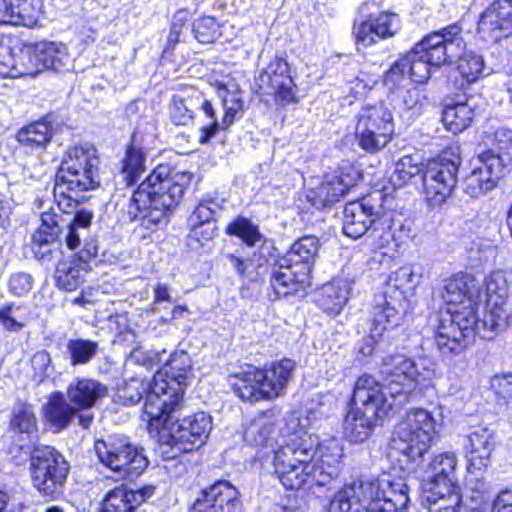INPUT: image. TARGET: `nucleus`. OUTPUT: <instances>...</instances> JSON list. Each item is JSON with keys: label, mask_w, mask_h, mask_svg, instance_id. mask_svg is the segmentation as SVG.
<instances>
[{"label": "nucleus", "mask_w": 512, "mask_h": 512, "mask_svg": "<svg viewBox=\"0 0 512 512\" xmlns=\"http://www.w3.org/2000/svg\"><path fill=\"white\" fill-rule=\"evenodd\" d=\"M382 373L386 384L368 374L355 382L351 399L354 407L344 420V434L350 442L367 440L377 422L400 409L416 386H428L435 375V364L429 358L413 361L403 355L389 356L383 361Z\"/></svg>", "instance_id": "1"}, {"label": "nucleus", "mask_w": 512, "mask_h": 512, "mask_svg": "<svg viewBox=\"0 0 512 512\" xmlns=\"http://www.w3.org/2000/svg\"><path fill=\"white\" fill-rule=\"evenodd\" d=\"M479 296L477 283L469 274H456L445 280L442 297L448 307L440 313L435 332L437 347L443 355L461 354L476 334L483 339L493 337L480 327Z\"/></svg>", "instance_id": "2"}, {"label": "nucleus", "mask_w": 512, "mask_h": 512, "mask_svg": "<svg viewBox=\"0 0 512 512\" xmlns=\"http://www.w3.org/2000/svg\"><path fill=\"white\" fill-rule=\"evenodd\" d=\"M191 180V173L169 164H159L128 200L116 204L122 213V220H141L142 225L150 230L167 223L183 199Z\"/></svg>", "instance_id": "3"}, {"label": "nucleus", "mask_w": 512, "mask_h": 512, "mask_svg": "<svg viewBox=\"0 0 512 512\" xmlns=\"http://www.w3.org/2000/svg\"><path fill=\"white\" fill-rule=\"evenodd\" d=\"M409 503L405 479L385 472L345 485L334 496L328 512H408Z\"/></svg>", "instance_id": "4"}, {"label": "nucleus", "mask_w": 512, "mask_h": 512, "mask_svg": "<svg viewBox=\"0 0 512 512\" xmlns=\"http://www.w3.org/2000/svg\"><path fill=\"white\" fill-rule=\"evenodd\" d=\"M100 159L90 144L76 145L67 150L56 173L54 200L57 209L69 214L83 199L82 193L97 188Z\"/></svg>", "instance_id": "5"}, {"label": "nucleus", "mask_w": 512, "mask_h": 512, "mask_svg": "<svg viewBox=\"0 0 512 512\" xmlns=\"http://www.w3.org/2000/svg\"><path fill=\"white\" fill-rule=\"evenodd\" d=\"M296 369V362L284 358L265 365L263 369L249 367L233 376L234 393L243 401L256 403L283 396Z\"/></svg>", "instance_id": "6"}, {"label": "nucleus", "mask_w": 512, "mask_h": 512, "mask_svg": "<svg viewBox=\"0 0 512 512\" xmlns=\"http://www.w3.org/2000/svg\"><path fill=\"white\" fill-rule=\"evenodd\" d=\"M316 438L307 432H295L274 450V473L286 489L297 490L316 485L309 461Z\"/></svg>", "instance_id": "7"}, {"label": "nucleus", "mask_w": 512, "mask_h": 512, "mask_svg": "<svg viewBox=\"0 0 512 512\" xmlns=\"http://www.w3.org/2000/svg\"><path fill=\"white\" fill-rule=\"evenodd\" d=\"M192 360L185 351L174 352L163 370L154 374V388L147 399L146 411L152 418L162 414L163 407L173 413L180 407L185 388L192 378Z\"/></svg>", "instance_id": "8"}, {"label": "nucleus", "mask_w": 512, "mask_h": 512, "mask_svg": "<svg viewBox=\"0 0 512 512\" xmlns=\"http://www.w3.org/2000/svg\"><path fill=\"white\" fill-rule=\"evenodd\" d=\"M437 421L433 414L423 408L406 412L393 432V447L411 462L406 470L416 472V463L429 451L438 438Z\"/></svg>", "instance_id": "9"}, {"label": "nucleus", "mask_w": 512, "mask_h": 512, "mask_svg": "<svg viewBox=\"0 0 512 512\" xmlns=\"http://www.w3.org/2000/svg\"><path fill=\"white\" fill-rule=\"evenodd\" d=\"M94 449L99 462L114 474L116 480L136 478L148 466L143 449L125 437L113 436L96 441Z\"/></svg>", "instance_id": "10"}, {"label": "nucleus", "mask_w": 512, "mask_h": 512, "mask_svg": "<svg viewBox=\"0 0 512 512\" xmlns=\"http://www.w3.org/2000/svg\"><path fill=\"white\" fill-rule=\"evenodd\" d=\"M30 455V473L33 486L44 496L62 493L70 466L66 459L51 446H37Z\"/></svg>", "instance_id": "11"}, {"label": "nucleus", "mask_w": 512, "mask_h": 512, "mask_svg": "<svg viewBox=\"0 0 512 512\" xmlns=\"http://www.w3.org/2000/svg\"><path fill=\"white\" fill-rule=\"evenodd\" d=\"M355 119V136L364 151L376 153L391 141L394 133L393 116L383 104L363 106Z\"/></svg>", "instance_id": "12"}, {"label": "nucleus", "mask_w": 512, "mask_h": 512, "mask_svg": "<svg viewBox=\"0 0 512 512\" xmlns=\"http://www.w3.org/2000/svg\"><path fill=\"white\" fill-rule=\"evenodd\" d=\"M487 312L479 320L482 332L492 335L504 330L512 316V305L508 300L509 284L507 272L496 270L484 281Z\"/></svg>", "instance_id": "13"}, {"label": "nucleus", "mask_w": 512, "mask_h": 512, "mask_svg": "<svg viewBox=\"0 0 512 512\" xmlns=\"http://www.w3.org/2000/svg\"><path fill=\"white\" fill-rule=\"evenodd\" d=\"M459 161L440 155L426 163L422 170L423 194L432 206H439L451 195L457 183Z\"/></svg>", "instance_id": "14"}, {"label": "nucleus", "mask_w": 512, "mask_h": 512, "mask_svg": "<svg viewBox=\"0 0 512 512\" xmlns=\"http://www.w3.org/2000/svg\"><path fill=\"white\" fill-rule=\"evenodd\" d=\"M255 86L259 94L274 96L275 102L282 106L296 101V85L285 57L274 56L255 78Z\"/></svg>", "instance_id": "15"}, {"label": "nucleus", "mask_w": 512, "mask_h": 512, "mask_svg": "<svg viewBox=\"0 0 512 512\" xmlns=\"http://www.w3.org/2000/svg\"><path fill=\"white\" fill-rule=\"evenodd\" d=\"M434 67L452 63L465 48L461 28L454 24L433 32L415 45Z\"/></svg>", "instance_id": "16"}, {"label": "nucleus", "mask_w": 512, "mask_h": 512, "mask_svg": "<svg viewBox=\"0 0 512 512\" xmlns=\"http://www.w3.org/2000/svg\"><path fill=\"white\" fill-rule=\"evenodd\" d=\"M212 429V419L205 412L178 420L170 431L167 444L174 451L173 456L199 449L207 440Z\"/></svg>", "instance_id": "17"}, {"label": "nucleus", "mask_w": 512, "mask_h": 512, "mask_svg": "<svg viewBox=\"0 0 512 512\" xmlns=\"http://www.w3.org/2000/svg\"><path fill=\"white\" fill-rule=\"evenodd\" d=\"M316 444L311 452L310 463L314 470L312 477L316 486H327L338 478L342 468L343 447L337 438L325 439Z\"/></svg>", "instance_id": "18"}, {"label": "nucleus", "mask_w": 512, "mask_h": 512, "mask_svg": "<svg viewBox=\"0 0 512 512\" xmlns=\"http://www.w3.org/2000/svg\"><path fill=\"white\" fill-rule=\"evenodd\" d=\"M154 388V378L152 380L144 377H131L124 380L117 386L116 399L124 406L135 405L139 403L145 396V402L142 413V420L147 422L150 432L159 430L162 426H166L171 420L173 413L169 407H163L162 414L156 418L150 417L146 411L147 399Z\"/></svg>", "instance_id": "19"}, {"label": "nucleus", "mask_w": 512, "mask_h": 512, "mask_svg": "<svg viewBox=\"0 0 512 512\" xmlns=\"http://www.w3.org/2000/svg\"><path fill=\"white\" fill-rule=\"evenodd\" d=\"M388 224L389 220L380 217V208L370 203V199L363 198L345 205L343 210V233L353 239L365 235L370 228L372 234L377 237L378 225Z\"/></svg>", "instance_id": "20"}, {"label": "nucleus", "mask_w": 512, "mask_h": 512, "mask_svg": "<svg viewBox=\"0 0 512 512\" xmlns=\"http://www.w3.org/2000/svg\"><path fill=\"white\" fill-rule=\"evenodd\" d=\"M357 171L350 165L338 168L325 176L324 181L307 194L312 206L321 209L338 202L356 185Z\"/></svg>", "instance_id": "21"}, {"label": "nucleus", "mask_w": 512, "mask_h": 512, "mask_svg": "<svg viewBox=\"0 0 512 512\" xmlns=\"http://www.w3.org/2000/svg\"><path fill=\"white\" fill-rule=\"evenodd\" d=\"M400 18L395 13L380 12L355 20L353 35L358 48L369 47L377 41L394 36L400 30Z\"/></svg>", "instance_id": "22"}, {"label": "nucleus", "mask_w": 512, "mask_h": 512, "mask_svg": "<svg viewBox=\"0 0 512 512\" xmlns=\"http://www.w3.org/2000/svg\"><path fill=\"white\" fill-rule=\"evenodd\" d=\"M192 512H242L239 491L228 481H216L201 491Z\"/></svg>", "instance_id": "23"}, {"label": "nucleus", "mask_w": 512, "mask_h": 512, "mask_svg": "<svg viewBox=\"0 0 512 512\" xmlns=\"http://www.w3.org/2000/svg\"><path fill=\"white\" fill-rule=\"evenodd\" d=\"M372 314L370 335L364 338L359 346V353L363 356H370L378 339L389 327L397 326L401 318L399 311L384 296L376 298Z\"/></svg>", "instance_id": "24"}, {"label": "nucleus", "mask_w": 512, "mask_h": 512, "mask_svg": "<svg viewBox=\"0 0 512 512\" xmlns=\"http://www.w3.org/2000/svg\"><path fill=\"white\" fill-rule=\"evenodd\" d=\"M478 30L493 41L512 33V0H496L481 15Z\"/></svg>", "instance_id": "25"}, {"label": "nucleus", "mask_w": 512, "mask_h": 512, "mask_svg": "<svg viewBox=\"0 0 512 512\" xmlns=\"http://www.w3.org/2000/svg\"><path fill=\"white\" fill-rule=\"evenodd\" d=\"M434 67L424 57L415 46L412 51L406 54L393 64L385 75V82L397 84L406 76L413 82L421 84L430 78V68Z\"/></svg>", "instance_id": "26"}, {"label": "nucleus", "mask_w": 512, "mask_h": 512, "mask_svg": "<svg viewBox=\"0 0 512 512\" xmlns=\"http://www.w3.org/2000/svg\"><path fill=\"white\" fill-rule=\"evenodd\" d=\"M458 457L454 451L434 453L425 469L423 487L457 485Z\"/></svg>", "instance_id": "27"}, {"label": "nucleus", "mask_w": 512, "mask_h": 512, "mask_svg": "<svg viewBox=\"0 0 512 512\" xmlns=\"http://www.w3.org/2000/svg\"><path fill=\"white\" fill-rule=\"evenodd\" d=\"M463 447L468 460V471H481L490 463L495 448L494 433L488 428H479L465 437Z\"/></svg>", "instance_id": "28"}, {"label": "nucleus", "mask_w": 512, "mask_h": 512, "mask_svg": "<svg viewBox=\"0 0 512 512\" xmlns=\"http://www.w3.org/2000/svg\"><path fill=\"white\" fill-rule=\"evenodd\" d=\"M107 386L91 378H75L67 386L66 398L77 412L89 410L106 397Z\"/></svg>", "instance_id": "29"}, {"label": "nucleus", "mask_w": 512, "mask_h": 512, "mask_svg": "<svg viewBox=\"0 0 512 512\" xmlns=\"http://www.w3.org/2000/svg\"><path fill=\"white\" fill-rule=\"evenodd\" d=\"M153 486L134 490L120 485L109 491L101 502L102 512H133L140 504L152 497Z\"/></svg>", "instance_id": "30"}, {"label": "nucleus", "mask_w": 512, "mask_h": 512, "mask_svg": "<svg viewBox=\"0 0 512 512\" xmlns=\"http://www.w3.org/2000/svg\"><path fill=\"white\" fill-rule=\"evenodd\" d=\"M319 240L315 236H303L296 240L280 259L294 267L300 276H309L319 251Z\"/></svg>", "instance_id": "31"}, {"label": "nucleus", "mask_w": 512, "mask_h": 512, "mask_svg": "<svg viewBox=\"0 0 512 512\" xmlns=\"http://www.w3.org/2000/svg\"><path fill=\"white\" fill-rule=\"evenodd\" d=\"M42 410L45 420L56 433L67 428L78 414L66 395L60 391L50 394Z\"/></svg>", "instance_id": "32"}, {"label": "nucleus", "mask_w": 512, "mask_h": 512, "mask_svg": "<svg viewBox=\"0 0 512 512\" xmlns=\"http://www.w3.org/2000/svg\"><path fill=\"white\" fill-rule=\"evenodd\" d=\"M308 278L309 276H300L294 267H290L288 263H282L279 258L270 275V286L275 299L296 293Z\"/></svg>", "instance_id": "33"}, {"label": "nucleus", "mask_w": 512, "mask_h": 512, "mask_svg": "<svg viewBox=\"0 0 512 512\" xmlns=\"http://www.w3.org/2000/svg\"><path fill=\"white\" fill-rule=\"evenodd\" d=\"M429 512H459L461 495L458 485L423 487Z\"/></svg>", "instance_id": "34"}, {"label": "nucleus", "mask_w": 512, "mask_h": 512, "mask_svg": "<svg viewBox=\"0 0 512 512\" xmlns=\"http://www.w3.org/2000/svg\"><path fill=\"white\" fill-rule=\"evenodd\" d=\"M348 285L345 281L334 280L322 286L317 295V305L327 314H339L348 300Z\"/></svg>", "instance_id": "35"}, {"label": "nucleus", "mask_w": 512, "mask_h": 512, "mask_svg": "<svg viewBox=\"0 0 512 512\" xmlns=\"http://www.w3.org/2000/svg\"><path fill=\"white\" fill-rule=\"evenodd\" d=\"M86 273L87 264L73 255L58 263L55 280L59 288L74 291L83 283Z\"/></svg>", "instance_id": "36"}, {"label": "nucleus", "mask_w": 512, "mask_h": 512, "mask_svg": "<svg viewBox=\"0 0 512 512\" xmlns=\"http://www.w3.org/2000/svg\"><path fill=\"white\" fill-rule=\"evenodd\" d=\"M189 104L194 106V116L196 117L197 113H199L206 122L200 128V142L203 144L207 143L221 127L214 105L203 92L197 89H194V98L192 103Z\"/></svg>", "instance_id": "37"}, {"label": "nucleus", "mask_w": 512, "mask_h": 512, "mask_svg": "<svg viewBox=\"0 0 512 512\" xmlns=\"http://www.w3.org/2000/svg\"><path fill=\"white\" fill-rule=\"evenodd\" d=\"M36 51L39 53L43 70L62 71L71 63L68 49L62 43L39 42L36 43Z\"/></svg>", "instance_id": "38"}, {"label": "nucleus", "mask_w": 512, "mask_h": 512, "mask_svg": "<svg viewBox=\"0 0 512 512\" xmlns=\"http://www.w3.org/2000/svg\"><path fill=\"white\" fill-rule=\"evenodd\" d=\"M474 117L475 112L469 102H458L445 106L442 122L447 130L457 134L467 129Z\"/></svg>", "instance_id": "39"}, {"label": "nucleus", "mask_w": 512, "mask_h": 512, "mask_svg": "<svg viewBox=\"0 0 512 512\" xmlns=\"http://www.w3.org/2000/svg\"><path fill=\"white\" fill-rule=\"evenodd\" d=\"M34 318L35 315L28 305L10 303L0 307V324L9 332H19Z\"/></svg>", "instance_id": "40"}, {"label": "nucleus", "mask_w": 512, "mask_h": 512, "mask_svg": "<svg viewBox=\"0 0 512 512\" xmlns=\"http://www.w3.org/2000/svg\"><path fill=\"white\" fill-rule=\"evenodd\" d=\"M93 219V213L89 210H78L67 223V231L64 242L68 249L75 250L80 247L82 239L87 235Z\"/></svg>", "instance_id": "41"}, {"label": "nucleus", "mask_w": 512, "mask_h": 512, "mask_svg": "<svg viewBox=\"0 0 512 512\" xmlns=\"http://www.w3.org/2000/svg\"><path fill=\"white\" fill-rule=\"evenodd\" d=\"M53 136L52 126L40 120L23 127L17 133V140L22 145L28 148H43L50 142Z\"/></svg>", "instance_id": "42"}, {"label": "nucleus", "mask_w": 512, "mask_h": 512, "mask_svg": "<svg viewBox=\"0 0 512 512\" xmlns=\"http://www.w3.org/2000/svg\"><path fill=\"white\" fill-rule=\"evenodd\" d=\"M63 221L62 216L55 211L54 207L41 213V225L32 235V242L49 245H60L58 237L60 234L59 223Z\"/></svg>", "instance_id": "43"}, {"label": "nucleus", "mask_w": 512, "mask_h": 512, "mask_svg": "<svg viewBox=\"0 0 512 512\" xmlns=\"http://www.w3.org/2000/svg\"><path fill=\"white\" fill-rule=\"evenodd\" d=\"M146 153L141 147L135 145V136L132 144L127 147L126 154L122 160V174L128 185L137 182L140 175L145 171Z\"/></svg>", "instance_id": "44"}, {"label": "nucleus", "mask_w": 512, "mask_h": 512, "mask_svg": "<svg viewBox=\"0 0 512 512\" xmlns=\"http://www.w3.org/2000/svg\"><path fill=\"white\" fill-rule=\"evenodd\" d=\"M275 427L272 420L262 414L250 422L244 433V440L250 445L272 446V434Z\"/></svg>", "instance_id": "45"}, {"label": "nucleus", "mask_w": 512, "mask_h": 512, "mask_svg": "<svg viewBox=\"0 0 512 512\" xmlns=\"http://www.w3.org/2000/svg\"><path fill=\"white\" fill-rule=\"evenodd\" d=\"M11 2L13 4L11 25L26 27L37 25L43 7L41 0H11Z\"/></svg>", "instance_id": "46"}, {"label": "nucleus", "mask_w": 512, "mask_h": 512, "mask_svg": "<svg viewBox=\"0 0 512 512\" xmlns=\"http://www.w3.org/2000/svg\"><path fill=\"white\" fill-rule=\"evenodd\" d=\"M10 427L14 432L31 437L38 431L37 419L32 406L18 403L12 410Z\"/></svg>", "instance_id": "47"}, {"label": "nucleus", "mask_w": 512, "mask_h": 512, "mask_svg": "<svg viewBox=\"0 0 512 512\" xmlns=\"http://www.w3.org/2000/svg\"><path fill=\"white\" fill-rule=\"evenodd\" d=\"M225 231L230 236L239 237L249 247H255L263 241L258 226L246 217H237L227 225Z\"/></svg>", "instance_id": "48"}, {"label": "nucleus", "mask_w": 512, "mask_h": 512, "mask_svg": "<svg viewBox=\"0 0 512 512\" xmlns=\"http://www.w3.org/2000/svg\"><path fill=\"white\" fill-rule=\"evenodd\" d=\"M42 63L35 45L23 46L16 54V78L26 75L35 76L42 72Z\"/></svg>", "instance_id": "49"}, {"label": "nucleus", "mask_w": 512, "mask_h": 512, "mask_svg": "<svg viewBox=\"0 0 512 512\" xmlns=\"http://www.w3.org/2000/svg\"><path fill=\"white\" fill-rule=\"evenodd\" d=\"M194 98V89L188 90L184 95L173 96L170 104V118L176 125H187L194 118V106L192 103Z\"/></svg>", "instance_id": "50"}, {"label": "nucleus", "mask_w": 512, "mask_h": 512, "mask_svg": "<svg viewBox=\"0 0 512 512\" xmlns=\"http://www.w3.org/2000/svg\"><path fill=\"white\" fill-rule=\"evenodd\" d=\"M480 169L485 171L497 182L505 172V169L512 164L511 152L502 153L495 150L484 152L480 158Z\"/></svg>", "instance_id": "51"}, {"label": "nucleus", "mask_w": 512, "mask_h": 512, "mask_svg": "<svg viewBox=\"0 0 512 512\" xmlns=\"http://www.w3.org/2000/svg\"><path fill=\"white\" fill-rule=\"evenodd\" d=\"M496 184L485 169L477 167L464 179L463 190L470 197L478 198L491 191Z\"/></svg>", "instance_id": "52"}, {"label": "nucleus", "mask_w": 512, "mask_h": 512, "mask_svg": "<svg viewBox=\"0 0 512 512\" xmlns=\"http://www.w3.org/2000/svg\"><path fill=\"white\" fill-rule=\"evenodd\" d=\"M457 58V69L467 83H473L481 77L484 69L482 56L472 51H463Z\"/></svg>", "instance_id": "53"}, {"label": "nucleus", "mask_w": 512, "mask_h": 512, "mask_svg": "<svg viewBox=\"0 0 512 512\" xmlns=\"http://www.w3.org/2000/svg\"><path fill=\"white\" fill-rule=\"evenodd\" d=\"M98 344L84 339H72L67 344V351L73 366L89 363L96 355Z\"/></svg>", "instance_id": "54"}, {"label": "nucleus", "mask_w": 512, "mask_h": 512, "mask_svg": "<svg viewBox=\"0 0 512 512\" xmlns=\"http://www.w3.org/2000/svg\"><path fill=\"white\" fill-rule=\"evenodd\" d=\"M422 170L423 167H420L413 156L405 155L397 161L391 182L394 186L402 187L419 173L422 174Z\"/></svg>", "instance_id": "55"}, {"label": "nucleus", "mask_w": 512, "mask_h": 512, "mask_svg": "<svg viewBox=\"0 0 512 512\" xmlns=\"http://www.w3.org/2000/svg\"><path fill=\"white\" fill-rule=\"evenodd\" d=\"M421 275L409 266H402L394 271L388 278V285L403 292H409L420 283Z\"/></svg>", "instance_id": "56"}, {"label": "nucleus", "mask_w": 512, "mask_h": 512, "mask_svg": "<svg viewBox=\"0 0 512 512\" xmlns=\"http://www.w3.org/2000/svg\"><path fill=\"white\" fill-rule=\"evenodd\" d=\"M195 38L200 43H212L221 35L220 25L215 18L202 17L193 23Z\"/></svg>", "instance_id": "57"}, {"label": "nucleus", "mask_w": 512, "mask_h": 512, "mask_svg": "<svg viewBox=\"0 0 512 512\" xmlns=\"http://www.w3.org/2000/svg\"><path fill=\"white\" fill-rule=\"evenodd\" d=\"M379 238V246L381 247L388 244L391 240L396 243V246H402L414 238L413 223L410 220H405L392 233L385 232Z\"/></svg>", "instance_id": "58"}, {"label": "nucleus", "mask_w": 512, "mask_h": 512, "mask_svg": "<svg viewBox=\"0 0 512 512\" xmlns=\"http://www.w3.org/2000/svg\"><path fill=\"white\" fill-rule=\"evenodd\" d=\"M217 204L214 201L200 202L188 218L189 225L214 224Z\"/></svg>", "instance_id": "59"}, {"label": "nucleus", "mask_w": 512, "mask_h": 512, "mask_svg": "<svg viewBox=\"0 0 512 512\" xmlns=\"http://www.w3.org/2000/svg\"><path fill=\"white\" fill-rule=\"evenodd\" d=\"M34 285V278L31 274L18 272L12 274L8 281L10 294L16 297H23L29 294Z\"/></svg>", "instance_id": "60"}, {"label": "nucleus", "mask_w": 512, "mask_h": 512, "mask_svg": "<svg viewBox=\"0 0 512 512\" xmlns=\"http://www.w3.org/2000/svg\"><path fill=\"white\" fill-rule=\"evenodd\" d=\"M31 366L34 370L33 379L43 382L52 371L50 354L45 350L36 352L31 358Z\"/></svg>", "instance_id": "61"}, {"label": "nucleus", "mask_w": 512, "mask_h": 512, "mask_svg": "<svg viewBox=\"0 0 512 512\" xmlns=\"http://www.w3.org/2000/svg\"><path fill=\"white\" fill-rule=\"evenodd\" d=\"M0 77L16 78V53L3 42L0 43Z\"/></svg>", "instance_id": "62"}, {"label": "nucleus", "mask_w": 512, "mask_h": 512, "mask_svg": "<svg viewBox=\"0 0 512 512\" xmlns=\"http://www.w3.org/2000/svg\"><path fill=\"white\" fill-rule=\"evenodd\" d=\"M191 227L188 235L189 245L193 247L192 242H197L200 246H204L207 242L213 239L215 234L214 224L204 225H189Z\"/></svg>", "instance_id": "63"}, {"label": "nucleus", "mask_w": 512, "mask_h": 512, "mask_svg": "<svg viewBox=\"0 0 512 512\" xmlns=\"http://www.w3.org/2000/svg\"><path fill=\"white\" fill-rule=\"evenodd\" d=\"M491 387L499 398L512 401V373L494 376Z\"/></svg>", "instance_id": "64"}]
</instances>
